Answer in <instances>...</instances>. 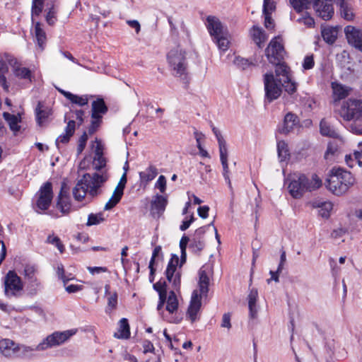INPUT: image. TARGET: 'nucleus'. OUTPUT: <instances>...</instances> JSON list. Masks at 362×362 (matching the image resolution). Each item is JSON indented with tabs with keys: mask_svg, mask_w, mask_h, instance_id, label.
<instances>
[{
	"mask_svg": "<svg viewBox=\"0 0 362 362\" xmlns=\"http://www.w3.org/2000/svg\"><path fill=\"white\" fill-rule=\"evenodd\" d=\"M107 180L106 175L98 173H94L93 175L85 173L82 178L78 180L73 189V196L75 200L82 201L86 194H88L92 198L98 197L102 192L100 188Z\"/></svg>",
	"mask_w": 362,
	"mask_h": 362,
	"instance_id": "1",
	"label": "nucleus"
},
{
	"mask_svg": "<svg viewBox=\"0 0 362 362\" xmlns=\"http://www.w3.org/2000/svg\"><path fill=\"white\" fill-rule=\"evenodd\" d=\"M322 180L314 174L310 180L305 175L300 174L296 178H293L288 185L290 194L294 199L301 198L306 192H312L320 188Z\"/></svg>",
	"mask_w": 362,
	"mask_h": 362,
	"instance_id": "2",
	"label": "nucleus"
},
{
	"mask_svg": "<svg viewBox=\"0 0 362 362\" xmlns=\"http://www.w3.org/2000/svg\"><path fill=\"white\" fill-rule=\"evenodd\" d=\"M283 85L281 79L275 78L272 71L264 74V103L265 105L272 103L281 96Z\"/></svg>",
	"mask_w": 362,
	"mask_h": 362,
	"instance_id": "3",
	"label": "nucleus"
},
{
	"mask_svg": "<svg viewBox=\"0 0 362 362\" xmlns=\"http://www.w3.org/2000/svg\"><path fill=\"white\" fill-rule=\"evenodd\" d=\"M168 60L171 67L176 71V76L182 77L185 84L189 83L187 73L185 52L181 49H172L168 54Z\"/></svg>",
	"mask_w": 362,
	"mask_h": 362,
	"instance_id": "4",
	"label": "nucleus"
},
{
	"mask_svg": "<svg viewBox=\"0 0 362 362\" xmlns=\"http://www.w3.org/2000/svg\"><path fill=\"white\" fill-rule=\"evenodd\" d=\"M76 329H69L63 332L56 331L45 338L37 346L38 351H45L49 348L60 346L75 334Z\"/></svg>",
	"mask_w": 362,
	"mask_h": 362,
	"instance_id": "5",
	"label": "nucleus"
},
{
	"mask_svg": "<svg viewBox=\"0 0 362 362\" xmlns=\"http://www.w3.org/2000/svg\"><path fill=\"white\" fill-rule=\"evenodd\" d=\"M340 115L346 121L362 119V100L349 99L341 107Z\"/></svg>",
	"mask_w": 362,
	"mask_h": 362,
	"instance_id": "6",
	"label": "nucleus"
},
{
	"mask_svg": "<svg viewBox=\"0 0 362 362\" xmlns=\"http://www.w3.org/2000/svg\"><path fill=\"white\" fill-rule=\"evenodd\" d=\"M278 39H280V37L272 39L264 51L265 56L270 64L282 62L286 54L284 45L279 42Z\"/></svg>",
	"mask_w": 362,
	"mask_h": 362,
	"instance_id": "7",
	"label": "nucleus"
},
{
	"mask_svg": "<svg viewBox=\"0 0 362 362\" xmlns=\"http://www.w3.org/2000/svg\"><path fill=\"white\" fill-rule=\"evenodd\" d=\"M37 194L36 206L42 211L47 210L52 204L54 195L52 182L47 181L44 183Z\"/></svg>",
	"mask_w": 362,
	"mask_h": 362,
	"instance_id": "8",
	"label": "nucleus"
},
{
	"mask_svg": "<svg viewBox=\"0 0 362 362\" xmlns=\"http://www.w3.org/2000/svg\"><path fill=\"white\" fill-rule=\"evenodd\" d=\"M23 283L15 271L10 270L4 277V293L7 297L16 296V292L23 289Z\"/></svg>",
	"mask_w": 362,
	"mask_h": 362,
	"instance_id": "9",
	"label": "nucleus"
},
{
	"mask_svg": "<svg viewBox=\"0 0 362 362\" xmlns=\"http://www.w3.org/2000/svg\"><path fill=\"white\" fill-rule=\"evenodd\" d=\"M339 180L341 182V187L339 189L341 192H347L349 189L353 186L356 182V179L351 172L345 170L341 167H333L330 170Z\"/></svg>",
	"mask_w": 362,
	"mask_h": 362,
	"instance_id": "10",
	"label": "nucleus"
},
{
	"mask_svg": "<svg viewBox=\"0 0 362 362\" xmlns=\"http://www.w3.org/2000/svg\"><path fill=\"white\" fill-rule=\"evenodd\" d=\"M331 0H315L313 2V8L318 16L324 21L330 20L334 13Z\"/></svg>",
	"mask_w": 362,
	"mask_h": 362,
	"instance_id": "11",
	"label": "nucleus"
},
{
	"mask_svg": "<svg viewBox=\"0 0 362 362\" xmlns=\"http://www.w3.org/2000/svg\"><path fill=\"white\" fill-rule=\"evenodd\" d=\"M168 198L160 194L153 197L151 202L150 213L154 218H159L164 213L168 205Z\"/></svg>",
	"mask_w": 362,
	"mask_h": 362,
	"instance_id": "12",
	"label": "nucleus"
},
{
	"mask_svg": "<svg viewBox=\"0 0 362 362\" xmlns=\"http://www.w3.org/2000/svg\"><path fill=\"white\" fill-rule=\"evenodd\" d=\"M203 296L199 295L197 290L192 292L189 305L187 311V317H188L192 322L198 320L197 314L202 306V298Z\"/></svg>",
	"mask_w": 362,
	"mask_h": 362,
	"instance_id": "13",
	"label": "nucleus"
},
{
	"mask_svg": "<svg viewBox=\"0 0 362 362\" xmlns=\"http://www.w3.org/2000/svg\"><path fill=\"white\" fill-rule=\"evenodd\" d=\"M344 33L349 44L362 52V30L352 25H347Z\"/></svg>",
	"mask_w": 362,
	"mask_h": 362,
	"instance_id": "14",
	"label": "nucleus"
},
{
	"mask_svg": "<svg viewBox=\"0 0 362 362\" xmlns=\"http://www.w3.org/2000/svg\"><path fill=\"white\" fill-rule=\"evenodd\" d=\"M300 127L299 117L296 114L289 112L284 116L283 125L281 127L279 128V132L280 134L286 135L296 127Z\"/></svg>",
	"mask_w": 362,
	"mask_h": 362,
	"instance_id": "15",
	"label": "nucleus"
},
{
	"mask_svg": "<svg viewBox=\"0 0 362 362\" xmlns=\"http://www.w3.org/2000/svg\"><path fill=\"white\" fill-rule=\"evenodd\" d=\"M206 28L210 35L214 38L223 34V26L221 21L216 16H209L206 17Z\"/></svg>",
	"mask_w": 362,
	"mask_h": 362,
	"instance_id": "16",
	"label": "nucleus"
},
{
	"mask_svg": "<svg viewBox=\"0 0 362 362\" xmlns=\"http://www.w3.org/2000/svg\"><path fill=\"white\" fill-rule=\"evenodd\" d=\"M272 64L275 66V78H281L282 83L290 81V67L284 60L279 62V63H273Z\"/></svg>",
	"mask_w": 362,
	"mask_h": 362,
	"instance_id": "17",
	"label": "nucleus"
},
{
	"mask_svg": "<svg viewBox=\"0 0 362 362\" xmlns=\"http://www.w3.org/2000/svg\"><path fill=\"white\" fill-rule=\"evenodd\" d=\"M204 268L205 266H203L199 271L198 286L199 290V294L203 296V297H206L209 290V286L210 280Z\"/></svg>",
	"mask_w": 362,
	"mask_h": 362,
	"instance_id": "18",
	"label": "nucleus"
},
{
	"mask_svg": "<svg viewBox=\"0 0 362 362\" xmlns=\"http://www.w3.org/2000/svg\"><path fill=\"white\" fill-rule=\"evenodd\" d=\"M341 182L339 180V178L336 177L331 170H329L328 178L326 180L325 182L326 187L334 195L341 196L346 192H341L338 189L339 187H341Z\"/></svg>",
	"mask_w": 362,
	"mask_h": 362,
	"instance_id": "19",
	"label": "nucleus"
},
{
	"mask_svg": "<svg viewBox=\"0 0 362 362\" xmlns=\"http://www.w3.org/2000/svg\"><path fill=\"white\" fill-rule=\"evenodd\" d=\"M17 344L9 339H3L0 340L1 353L6 357H12L18 352Z\"/></svg>",
	"mask_w": 362,
	"mask_h": 362,
	"instance_id": "20",
	"label": "nucleus"
},
{
	"mask_svg": "<svg viewBox=\"0 0 362 362\" xmlns=\"http://www.w3.org/2000/svg\"><path fill=\"white\" fill-rule=\"evenodd\" d=\"M339 6V11L341 18L347 21H352L355 18L353 8L345 0H337Z\"/></svg>",
	"mask_w": 362,
	"mask_h": 362,
	"instance_id": "21",
	"label": "nucleus"
},
{
	"mask_svg": "<svg viewBox=\"0 0 362 362\" xmlns=\"http://www.w3.org/2000/svg\"><path fill=\"white\" fill-rule=\"evenodd\" d=\"M36 122L39 126H42V123L51 115V110L48 107H45L44 104L39 101L35 110Z\"/></svg>",
	"mask_w": 362,
	"mask_h": 362,
	"instance_id": "22",
	"label": "nucleus"
},
{
	"mask_svg": "<svg viewBox=\"0 0 362 362\" xmlns=\"http://www.w3.org/2000/svg\"><path fill=\"white\" fill-rule=\"evenodd\" d=\"M118 332L114 334V337L117 339H127L130 337V327L129 321L127 318H122L119 322Z\"/></svg>",
	"mask_w": 362,
	"mask_h": 362,
	"instance_id": "23",
	"label": "nucleus"
},
{
	"mask_svg": "<svg viewBox=\"0 0 362 362\" xmlns=\"http://www.w3.org/2000/svg\"><path fill=\"white\" fill-rule=\"evenodd\" d=\"M158 175V169L154 165H149L146 171L139 173V178L141 184L146 185L153 180Z\"/></svg>",
	"mask_w": 362,
	"mask_h": 362,
	"instance_id": "24",
	"label": "nucleus"
},
{
	"mask_svg": "<svg viewBox=\"0 0 362 362\" xmlns=\"http://www.w3.org/2000/svg\"><path fill=\"white\" fill-rule=\"evenodd\" d=\"M56 208L63 214L66 215L71 212V202L70 197H62V193H59L57 199Z\"/></svg>",
	"mask_w": 362,
	"mask_h": 362,
	"instance_id": "25",
	"label": "nucleus"
},
{
	"mask_svg": "<svg viewBox=\"0 0 362 362\" xmlns=\"http://www.w3.org/2000/svg\"><path fill=\"white\" fill-rule=\"evenodd\" d=\"M257 297V290L256 288H252L247 296L250 317L252 319L256 318L257 315V310L256 309V302Z\"/></svg>",
	"mask_w": 362,
	"mask_h": 362,
	"instance_id": "26",
	"label": "nucleus"
},
{
	"mask_svg": "<svg viewBox=\"0 0 362 362\" xmlns=\"http://www.w3.org/2000/svg\"><path fill=\"white\" fill-rule=\"evenodd\" d=\"M332 86L335 100H338L346 98L349 94V91L351 90L350 88L341 83H332Z\"/></svg>",
	"mask_w": 362,
	"mask_h": 362,
	"instance_id": "27",
	"label": "nucleus"
},
{
	"mask_svg": "<svg viewBox=\"0 0 362 362\" xmlns=\"http://www.w3.org/2000/svg\"><path fill=\"white\" fill-rule=\"evenodd\" d=\"M337 31L333 27H322L321 29V35L323 40L329 45H332L337 40Z\"/></svg>",
	"mask_w": 362,
	"mask_h": 362,
	"instance_id": "28",
	"label": "nucleus"
},
{
	"mask_svg": "<svg viewBox=\"0 0 362 362\" xmlns=\"http://www.w3.org/2000/svg\"><path fill=\"white\" fill-rule=\"evenodd\" d=\"M320 132L324 136L334 139L339 137L338 132L325 119H322L320 122Z\"/></svg>",
	"mask_w": 362,
	"mask_h": 362,
	"instance_id": "29",
	"label": "nucleus"
},
{
	"mask_svg": "<svg viewBox=\"0 0 362 362\" xmlns=\"http://www.w3.org/2000/svg\"><path fill=\"white\" fill-rule=\"evenodd\" d=\"M206 246L205 240H199L196 238H192L190 243L189 244V249L194 255L200 256L201 252Z\"/></svg>",
	"mask_w": 362,
	"mask_h": 362,
	"instance_id": "30",
	"label": "nucleus"
},
{
	"mask_svg": "<svg viewBox=\"0 0 362 362\" xmlns=\"http://www.w3.org/2000/svg\"><path fill=\"white\" fill-rule=\"evenodd\" d=\"M35 35L39 47L41 49V50H43L46 42L47 37L45 32L41 28V23L40 22H37L35 23Z\"/></svg>",
	"mask_w": 362,
	"mask_h": 362,
	"instance_id": "31",
	"label": "nucleus"
},
{
	"mask_svg": "<svg viewBox=\"0 0 362 362\" xmlns=\"http://www.w3.org/2000/svg\"><path fill=\"white\" fill-rule=\"evenodd\" d=\"M18 352L15 354L16 357L21 358H31L33 356L32 352L33 351H38L37 346L35 347L25 346L23 344H17Z\"/></svg>",
	"mask_w": 362,
	"mask_h": 362,
	"instance_id": "32",
	"label": "nucleus"
},
{
	"mask_svg": "<svg viewBox=\"0 0 362 362\" xmlns=\"http://www.w3.org/2000/svg\"><path fill=\"white\" fill-rule=\"evenodd\" d=\"M167 305L165 309L169 313H174L178 309V300L177 296L173 291H170L168 294Z\"/></svg>",
	"mask_w": 362,
	"mask_h": 362,
	"instance_id": "33",
	"label": "nucleus"
},
{
	"mask_svg": "<svg viewBox=\"0 0 362 362\" xmlns=\"http://www.w3.org/2000/svg\"><path fill=\"white\" fill-rule=\"evenodd\" d=\"M277 152L281 162L285 161L290 157L288 144L283 140L277 143Z\"/></svg>",
	"mask_w": 362,
	"mask_h": 362,
	"instance_id": "34",
	"label": "nucleus"
},
{
	"mask_svg": "<svg viewBox=\"0 0 362 362\" xmlns=\"http://www.w3.org/2000/svg\"><path fill=\"white\" fill-rule=\"evenodd\" d=\"M108 111V107L105 104L103 98H98L93 101L91 112L105 115Z\"/></svg>",
	"mask_w": 362,
	"mask_h": 362,
	"instance_id": "35",
	"label": "nucleus"
},
{
	"mask_svg": "<svg viewBox=\"0 0 362 362\" xmlns=\"http://www.w3.org/2000/svg\"><path fill=\"white\" fill-rule=\"evenodd\" d=\"M3 116L5 120L8 122L9 127L12 131L16 132L20 130L21 127L18 125L19 119L16 115L8 112H4Z\"/></svg>",
	"mask_w": 362,
	"mask_h": 362,
	"instance_id": "36",
	"label": "nucleus"
},
{
	"mask_svg": "<svg viewBox=\"0 0 362 362\" xmlns=\"http://www.w3.org/2000/svg\"><path fill=\"white\" fill-rule=\"evenodd\" d=\"M123 196V192L121 191L117 193V192H114L112 196L109 199V201L105 204L104 210L109 211L113 209L121 200Z\"/></svg>",
	"mask_w": 362,
	"mask_h": 362,
	"instance_id": "37",
	"label": "nucleus"
},
{
	"mask_svg": "<svg viewBox=\"0 0 362 362\" xmlns=\"http://www.w3.org/2000/svg\"><path fill=\"white\" fill-rule=\"evenodd\" d=\"M45 0H32L31 14L32 19L38 17L43 11Z\"/></svg>",
	"mask_w": 362,
	"mask_h": 362,
	"instance_id": "38",
	"label": "nucleus"
},
{
	"mask_svg": "<svg viewBox=\"0 0 362 362\" xmlns=\"http://www.w3.org/2000/svg\"><path fill=\"white\" fill-rule=\"evenodd\" d=\"M338 152V145L335 142L329 141L327 144V150L325 153V159L332 160Z\"/></svg>",
	"mask_w": 362,
	"mask_h": 362,
	"instance_id": "39",
	"label": "nucleus"
},
{
	"mask_svg": "<svg viewBox=\"0 0 362 362\" xmlns=\"http://www.w3.org/2000/svg\"><path fill=\"white\" fill-rule=\"evenodd\" d=\"M36 269L34 266L27 264L24 268V275L28 282L35 283L38 281L35 276Z\"/></svg>",
	"mask_w": 362,
	"mask_h": 362,
	"instance_id": "40",
	"label": "nucleus"
},
{
	"mask_svg": "<svg viewBox=\"0 0 362 362\" xmlns=\"http://www.w3.org/2000/svg\"><path fill=\"white\" fill-rule=\"evenodd\" d=\"M45 19L47 24L49 25H54L57 21V11H55L53 2H52L50 7L48 8Z\"/></svg>",
	"mask_w": 362,
	"mask_h": 362,
	"instance_id": "41",
	"label": "nucleus"
},
{
	"mask_svg": "<svg viewBox=\"0 0 362 362\" xmlns=\"http://www.w3.org/2000/svg\"><path fill=\"white\" fill-rule=\"evenodd\" d=\"M103 214L101 212L98 214H90L88 217L86 226H91L103 222L105 218L103 217Z\"/></svg>",
	"mask_w": 362,
	"mask_h": 362,
	"instance_id": "42",
	"label": "nucleus"
},
{
	"mask_svg": "<svg viewBox=\"0 0 362 362\" xmlns=\"http://www.w3.org/2000/svg\"><path fill=\"white\" fill-rule=\"evenodd\" d=\"M319 215L324 218H328L330 216V211L332 209V204L331 202H322L318 205Z\"/></svg>",
	"mask_w": 362,
	"mask_h": 362,
	"instance_id": "43",
	"label": "nucleus"
},
{
	"mask_svg": "<svg viewBox=\"0 0 362 362\" xmlns=\"http://www.w3.org/2000/svg\"><path fill=\"white\" fill-rule=\"evenodd\" d=\"M14 74L22 79H30L32 75L30 70L26 67H16Z\"/></svg>",
	"mask_w": 362,
	"mask_h": 362,
	"instance_id": "44",
	"label": "nucleus"
},
{
	"mask_svg": "<svg viewBox=\"0 0 362 362\" xmlns=\"http://www.w3.org/2000/svg\"><path fill=\"white\" fill-rule=\"evenodd\" d=\"M46 242L47 243L54 245L57 247L61 254L64 253L65 247L59 237L54 236L53 235H48Z\"/></svg>",
	"mask_w": 362,
	"mask_h": 362,
	"instance_id": "45",
	"label": "nucleus"
},
{
	"mask_svg": "<svg viewBox=\"0 0 362 362\" xmlns=\"http://www.w3.org/2000/svg\"><path fill=\"white\" fill-rule=\"evenodd\" d=\"M213 39L220 49L226 51L228 49L229 41L225 37V33L220 35L219 36L214 37Z\"/></svg>",
	"mask_w": 362,
	"mask_h": 362,
	"instance_id": "46",
	"label": "nucleus"
},
{
	"mask_svg": "<svg viewBox=\"0 0 362 362\" xmlns=\"http://www.w3.org/2000/svg\"><path fill=\"white\" fill-rule=\"evenodd\" d=\"M211 126L212 127V131H213L214 134H215L216 138V139L218 141L219 151L227 149L226 141L223 139V137L221 135L220 131L216 127L213 126V124H211Z\"/></svg>",
	"mask_w": 362,
	"mask_h": 362,
	"instance_id": "47",
	"label": "nucleus"
},
{
	"mask_svg": "<svg viewBox=\"0 0 362 362\" xmlns=\"http://www.w3.org/2000/svg\"><path fill=\"white\" fill-rule=\"evenodd\" d=\"M250 35L254 42H259L260 40H263V38H265L263 30L258 27L257 25L252 26L250 30Z\"/></svg>",
	"mask_w": 362,
	"mask_h": 362,
	"instance_id": "48",
	"label": "nucleus"
},
{
	"mask_svg": "<svg viewBox=\"0 0 362 362\" xmlns=\"http://www.w3.org/2000/svg\"><path fill=\"white\" fill-rule=\"evenodd\" d=\"M297 22L299 23H303L308 28H313L315 25V20L310 16L308 12H305L304 15L297 19Z\"/></svg>",
	"mask_w": 362,
	"mask_h": 362,
	"instance_id": "49",
	"label": "nucleus"
},
{
	"mask_svg": "<svg viewBox=\"0 0 362 362\" xmlns=\"http://www.w3.org/2000/svg\"><path fill=\"white\" fill-rule=\"evenodd\" d=\"M234 64L243 70L246 69L250 65H255L252 62H250L248 59L243 58L241 57H236L234 59Z\"/></svg>",
	"mask_w": 362,
	"mask_h": 362,
	"instance_id": "50",
	"label": "nucleus"
},
{
	"mask_svg": "<svg viewBox=\"0 0 362 362\" xmlns=\"http://www.w3.org/2000/svg\"><path fill=\"white\" fill-rule=\"evenodd\" d=\"M8 71V66L6 63L2 60H0V84L4 88H8L6 85V78L4 76V73Z\"/></svg>",
	"mask_w": 362,
	"mask_h": 362,
	"instance_id": "51",
	"label": "nucleus"
},
{
	"mask_svg": "<svg viewBox=\"0 0 362 362\" xmlns=\"http://www.w3.org/2000/svg\"><path fill=\"white\" fill-rule=\"evenodd\" d=\"M88 139V134L86 132L83 133L81 137L78 139V144L77 146V155H80L83 151L84 150L87 141Z\"/></svg>",
	"mask_w": 362,
	"mask_h": 362,
	"instance_id": "52",
	"label": "nucleus"
},
{
	"mask_svg": "<svg viewBox=\"0 0 362 362\" xmlns=\"http://www.w3.org/2000/svg\"><path fill=\"white\" fill-rule=\"evenodd\" d=\"M220 159L223 166V173H228V149L219 151Z\"/></svg>",
	"mask_w": 362,
	"mask_h": 362,
	"instance_id": "53",
	"label": "nucleus"
},
{
	"mask_svg": "<svg viewBox=\"0 0 362 362\" xmlns=\"http://www.w3.org/2000/svg\"><path fill=\"white\" fill-rule=\"evenodd\" d=\"M72 103L76 104L79 106H85L88 104V98L86 97L78 96L72 93V97L69 99Z\"/></svg>",
	"mask_w": 362,
	"mask_h": 362,
	"instance_id": "54",
	"label": "nucleus"
},
{
	"mask_svg": "<svg viewBox=\"0 0 362 362\" xmlns=\"http://www.w3.org/2000/svg\"><path fill=\"white\" fill-rule=\"evenodd\" d=\"M284 85L282 86V88H284V90L287 92L289 95L293 94L297 90V83L294 81H291V78L290 77L289 82H283Z\"/></svg>",
	"mask_w": 362,
	"mask_h": 362,
	"instance_id": "55",
	"label": "nucleus"
},
{
	"mask_svg": "<svg viewBox=\"0 0 362 362\" xmlns=\"http://www.w3.org/2000/svg\"><path fill=\"white\" fill-rule=\"evenodd\" d=\"M94 169L97 171L101 170L106 165V160L104 156L94 157Z\"/></svg>",
	"mask_w": 362,
	"mask_h": 362,
	"instance_id": "56",
	"label": "nucleus"
},
{
	"mask_svg": "<svg viewBox=\"0 0 362 362\" xmlns=\"http://www.w3.org/2000/svg\"><path fill=\"white\" fill-rule=\"evenodd\" d=\"M289 2L293 9L298 13L307 9V6H305L302 0H289Z\"/></svg>",
	"mask_w": 362,
	"mask_h": 362,
	"instance_id": "57",
	"label": "nucleus"
},
{
	"mask_svg": "<svg viewBox=\"0 0 362 362\" xmlns=\"http://www.w3.org/2000/svg\"><path fill=\"white\" fill-rule=\"evenodd\" d=\"M315 65L313 54L305 56L303 62V68L305 70H310L313 68Z\"/></svg>",
	"mask_w": 362,
	"mask_h": 362,
	"instance_id": "58",
	"label": "nucleus"
},
{
	"mask_svg": "<svg viewBox=\"0 0 362 362\" xmlns=\"http://www.w3.org/2000/svg\"><path fill=\"white\" fill-rule=\"evenodd\" d=\"M40 289V283L36 281L35 283L28 282L27 290L30 295H36Z\"/></svg>",
	"mask_w": 362,
	"mask_h": 362,
	"instance_id": "59",
	"label": "nucleus"
},
{
	"mask_svg": "<svg viewBox=\"0 0 362 362\" xmlns=\"http://www.w3.org/2000/svg\"><path fill=\"white\" fill-rule=\"evenodd\" d=\"M155 187L158 188L161 193H164L166 190V178L164 175H160L157 182H156Z\"/></svg>",
	"mask_w": 362,
	"mask_h": 362,
	"instance_id": "60",
	"label": "nucleus"
},
{
	"mask_svg": "<svg viewBox=\"0 0 362 362\" xmlns=\"http://www.w3.org/2000/svg\"><path fill=\"white\" fill-rule=\"evenodd\" d=\"M350 128L354 133L359 135L362 134V119L354 120Z\"/></svg>",
	"mask_w": 362,
	"mask_h": 362,
	"instance_id": "61",
	"label": "nucleus"
},
{
	"mask_svg": "<svg viewBox=\"0 0 362 362\" xmlns=\"http://www.w3.org/2000/svg\"><path fill=\"white\" fill-rule=\"evenodd\" d=\"M117 305V293L114 292L107 299V308L110 310L116 308Z\"/></svg>",
	"mask_w": 362,
	"mask_h": 362,
	"instance_id": "62",
	"label": "nucleus"
},
{
	"mask_svg": "<svg viewBox=\"0 0 362 362\" xmlns=\"http://www.w3.org/2000/svg\"><path fill=\"white\" fill-rule=\"evenodd\" d=\"M167 287H168V285H167L166 281L164 280H162V279H160L158 282H156V284H154L153 285V289L155 291H156L158 292V293L159 292L164 291L167 290Z\"/></svg>",
	"mask_w": 362,
	"mask_h": 362,
	"instance_id": "63",
	"label": "nucleus"
},
{
	"mask_svg": "<svg viewBox=\"0 0 362 362\" xmlns=\"http://www.w3.org/2000/svg\"><path fill=\"white\" fill-rule=\"evenodd\" d=\"M358 151L354 153V160H356L359 166H362V143L358 144Z\"/></svg>",
	"mask_w": 362,
	"mask_h": 362,
	"instance_id": "64",
	"label": "nucleus"
}]
</instances>
